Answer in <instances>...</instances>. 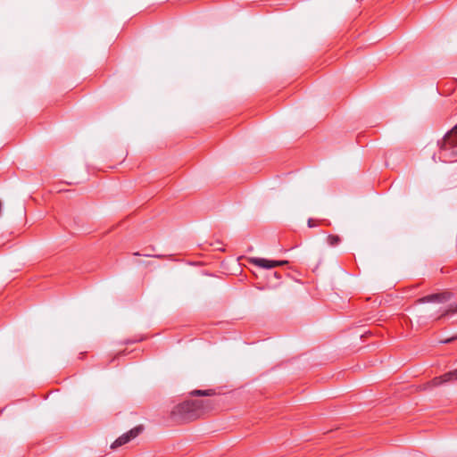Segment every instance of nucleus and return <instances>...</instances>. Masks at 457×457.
Here are the masks:
<instances>
[{
  "label": "nucleus",
  "instance_id": "39448f33",
  "mask_svg": "<svg viewBox=\"0 0 457 457\" xmlns=\"http://www.w3.org/2000/svg\"><path fill=\"white\" fill-rule=\"evenodd\" d=\"M251 262L254 264L255 266L263 268V269H271L278 266H283L285 264H287V261H271L267 260L264 258H253L251 260Z\"/></svg>",
  "mask_w": 457,
  "mask_h": 457
},
{
  "label": "nucleus",
  "instance_id": "0eeeda50",
  "mask_svg": "<svg viewBox=\"0 0 457 457\" xmlns=\"http://www.w3.org/2000/svg\"><path fill=\"white\" fill-rule=\"evenodd\" d=\"M216 394L214 389L194 390L190 393L192 396H212Z\"/></svg>",
  "mask_w": 457,
  "mask_h": 457
},
{
  "label": "nucleus",
  "instance_id": "7ed1b4c3",
  "mask_svg": "<svg viewBox=\"0 0 457 457\" xmlns=\"http://www.w3.org/2000/svg\"><path fill=\"white\" fill-rule=\"evenodd\" d=\"M144 429L143 425L137 426L128 431L127 433L121 435L118 437L111 445L112 449H117L118 447L126 445L133 438L137 437Z\"/></svg>",
  "mask_w": 457,
  "mask_h": 457
},
{
  "label": "nucleus",
  "instance_id": "f257e3e1",
  "mask_svg": "<svg viewBox=\"0 0 457 457\" xmlns=\"http://www.w3.org/2000/svg\"><path fill=\"white\" fill-rule=\"evenodd\" d=\"M212 400H185L177 404L170 411V418L176 424H184L195 420L214 409Z\"/></svg>",
  "mask_w": 457,
  "mask_h": 457
},
{
  "label": "nucleus",
  "instance_id": "9d476101",
  "mask_svg": "<svg viewBox=\"0 0 457 457\" xmlns=\"http://www.w3.org/2000/svg\"><path fill=\"white\" fill-rule=\"evenodd\" d=\"M455 339H457V336L456 337H450V338H447L444 341H442V343L444 344H449V343H452L453 341H454Z\"/></svg>",
  "mask_w": 457,
  "mask_h": 457
},
{
  "label": "nucleus",
  "instance_id": "423d86ee",
  "mask_svg": "<svg viewBox=\"0 0 457 457\" xmlns=\"http://www.w3.org/2000/svg\"><path fill=\"white\" fill-rule=\"evenodd\" d=\"M452 380H457V369L449 372L445 373L442 376L434 378L428 385L430 386H437L444 383L450 382Z\"/></svg>",
  "mask_w": 457,
  "mask_h": 457
},
{
  "label": "nucleus",
  "instance_id": "ddd939ff",
  "mask_svg": "<svg viewBox=\"0 0 457 457\" xmlns=\"http://www.w3.org/2000/svg\"><path fill=\"white\" fill-rule=\"evenodd\" d=\"M133 254H134V255H141V254H140L139 253H137H137H134Z\"/></svg>",
  "mask_w": 457,
  "mask_h": 457
},
{
  "label": "nucleus",
  "instance_id": "f8f14e48",
  "mask_svg": "<svg viewBox=\"0 0 457 457\" xmlns=\"http://www.w3.org/2000/svg\"><path fill=\"white\" fill-rule=\"evenodd\" d=\"M274 277H276V278H280V275H279V273H278V271H275V272H274Z\"/></svg>",
  "mask_w": 457,
  "mask_h": 457
},
{
  "label": "nucleus",
  "instance_id": "f03ea898",
  "mask_svg": "<svg viewBox=\"0 0 457 457\" xmlns=\"http://www.w3.org/2000/svg\"><path fill=\"white\" fill-rule=\"evenodd\" d=\"M438 145V159L440 161L452 162L457 160V125L445 134Z\"/></svg>",
  "mask_w": 457,
  "mask_h": 457
},
{
  "label": "nucleus",
  "instance_id": "6e6552de",
  "mask_svg": "<svg viewBox=\"0 0 457 457\" xmlns=\"http://www.w3.org/2000/svg\"><path fill=\"white\" fill-rule=\"evenodd\" d=\"M327 241L329 245L336 246L341 242V238L337 235H328Z\"/></svg>",
  "mask_w": 457,
  "mask_h": 457
},
{
  "label": "nucleus",
  "instance_id": "1a4fd4ad",
  "mask_svg": "<svg viewBox=\"0 0 457 457\" xmlns=\"http://www.w3.org/2000/svg\"><path fill=\"white\" fill-rule=\"evenodd\" d=\"M318 225V222L313 220V219H309L308 220V227L309 228H313V227H316Z\"/></svg>",
  "mask_w": 457,
  "mask_h": 457
},
{
  "label": "nucleus",
  "instance_id": "9b49d317",
  "mask_svg": "<svg viewBox=\"0 0 457 457\" xmlns=\"http://www.w3.org/2000/svg\"><path fill=\"white\" fill-rule=\"evenodd\" d=\"M450 312H457V308L455 310H452V309L447 310L442 316L447 315Z\"/></svg>",
  "mask_w": 457,
  "mask_h": 457
},
{
  "label": "nucleus",
  "instance_id": "20e7f679",
  "mask_svg": "<svg viewBox=\"0 0 457 457\" xmlns=\"http://www.w3.org/2000/svg\"><path fill=\"white\" fill-rule=\"evenodd\" d=\"M453 294L450 291H444L441 293L432 294L426 296H423L417 300L419 303H445L448 302L452 299Z\"/></svg>",
  "mask_w": 457,
  "mask_h": 457
}]
</instances>
